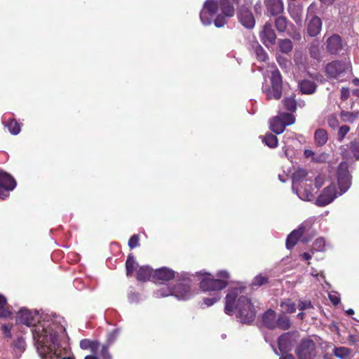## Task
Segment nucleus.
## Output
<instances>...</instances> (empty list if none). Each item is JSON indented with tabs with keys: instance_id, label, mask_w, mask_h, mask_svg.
Returning a JSON list of instances; mask_svg holds the SVG:
<instances>
[{
	"instance_id": "obj_27",
	"label": "nucleus",
	"mask_w": 359,
	"mask_h": 359,
	"mask_svg": "<svg viewBox=\"0 0 359 359\" xmlns=\"http://www.w3.org/2000/svg\"><path fill=\"white\" fill-rule=\"evenodd\" d=\"M3 123L11 134L17 135L20 132V126L15 120L4 118Z\"/></svg>"
},
{
	"instance_id": "obj_37",
	"label": "nucleus",
	"mask_w": 359,
	"mask_h": 359,
	"mask_svg": "<svg viewBox=\"0 0 359 359\" xmlns=\"http://www.w3.org/2000/svg\"><path fill=\"white\" fill-rule=\"evenodd\" d=\"M255 53L256 54L257 58L260 61H266L268 58L267 53L265 52L264 49L259 45L256 44L254 47Z\"/></svg>"
},
{
	"instance_id": "obj_60",
	"label": "nucleus",
	"mask_w": 359,
	"mask_h": 359,
	"mask_svg": "<svg viewBox=\"0 0 359 359\" xmlns=\"http://www.w3.org/2000/svg\"><path fill=\"white\" fill-rule=\"evenodd\" d=\"M311 274V276L316 277L318 279V277L324 278V275H323V272L318 273L317 271L313 269H312Z\"/></svg>"
},
{
	"instance_id": "obj_17",
	"label": "nucleus",
	"mask_w": 359,
	"mask_h": 359,
	"mask_svg": "<svg viewBox=\"0 0 359 359\" xmlns=\"http://www.w3.org/2000/svg\"><path fill=\"white\" fill-rule=\"evenodd\" d=\"M267 12L271 15L280 14L284 9L282 0H265Z\"/></svg>"
},
{
	"instance_id": "obj_45",
	"label": "nucleus",
	"mask_w": 359,
	"mask_h": 359,
	"mask_svg": "<svg viewBox=\"0 0 359 359\" xmlns=\"http://www.w3.org/2000/svg\"><path fill=\"white\" fill-rule=\"evenodd\" d=\"M140 238L137 234H134L131 236L128 241V246L130 249H133L137 246H139Z\"/></svg>"
},
{
	"instance_id": "obj_48",
	"label": "nucleus",
	"mask_w": 359,
	"mask_h": 359,
	"mask_svg": "<svg viewBox=\"0 0 359 359\" xmlns=\"http://www.w3.org/2000/svg\"><path fill=\"white\" fill-rule=\"evenodd\" d=\"M109 346L107 344L102 346L101 350L100 351V355L102 359H111V355L108 351Z\"/></svg>"
},
{
	"instance_id": "obj_51",
	"label": "nucleus",
	"mask_w": 359,
	"mask_h": 359,
	"mask_svg": "<svg viewBox=\"0 0 359 359\" xmlns=\"http://www.w3.org/2000/svg\"><path fill=\"white\" fill-rule=\"evenodd\" d=\"M128 301L130 303H137L140 300V295L135 292H130L128 296Z\"/></svg>"
},
{
	"instance_id": "obj_59",
	"label": "nucleus",
	"mask_w": 359,
	"mask_h": 359,
	"mask_svg": "<svg viewBox=\"0 0 359 359\" xmlns=\"http://www.w3.org/2000/svg\"><path fill=\"white\" fill-rule=\"evenodd\" d=\"M310 53H311V57L316 58L318 55V48L315 47L314 46H312L310 49Z\"/></svg>"
},
{
	"instance_id": "obj_39",
	"label": "nucleus",
	"mask_w": 359,
	"mask_h": 359,
	"mask_svg": "<svg viewBox=\"0 0 359 359\" xmlns=\"http://www.w3.org/2000/svg\"><path fill=\"white\" fill-rule=\"evenodd\" d=\"M326 248L325 241L323 238H317L313 244V251H324Z\"/></svg>"
},
{
	"instance_id": "obj_8",
	"label": "nucleus",
	"mask_w": 359,
	"mask_h": 359,
	"mask_svg": "<svg viewBox=\"0 0 359 359\" xmlns=\"http://www.w3.org/2000/svg\"><path fill=\"white\" fill-rule=\"evenodd\" d=\"M350 69V64L347 61L334 60L327 65L325 71L327 75L332 79L339 81L345 80V76Z\"/></svg>"
},
{
	"instance_id": "obj_31",
	"label": "nucleus",
	"mask_w": 359,
	"mask_h": 359,
	"mask_svg": "<svg viewBox=\"0 0 359 359\" xmlns=\"http://www.w3.org/2000/svg\"><path fill=\"white\" fill-rule=\"evenodd\" d=\"M278 48L281 53H288L292 50L293 45L290 39H280L278 41Z\"/></svg>"
},
{
	"instance_id": "obj_50",
	"label": "nucleus",
	"mask_w": 359,
	"mask_h": 359,
	"mask_svg": "<svg viewBox=\"0 0 359 359\" xmlns=\"http://www.w3.org/2000/svg\"><path fill=\"white\" fill-rule=\"evenodd\" d=\"M325 183V177L323 175H318L315 179V186L316 189H320Z\"/></svg>"
},
{
	"instance_id": "obj_40",
	"label": "nucleus",
	"mask_w": 359,
	"mask_h": 359,
	"mask_svg": "<svg viewBox=\"0 0 359 359\" xmlns=\"http://www.w3.org/2000/svg\"><path fill=\"white\" fill-rule=\"evenodd\" d=\"M121 332L119 328L115 329L107 334L106 344L111 346L114 344L118 338V336Z\"/></svg>"
},
{
	"instance_id": "obj_24",
	"label": "nucleus",
	"mask_w": 359,
	"mask_h": 359,
	"mask_svg": "<svg viewBox=\"0 0 359 359\" xmlns=\"http://www.w3.org/2000/svg\"><path fill=\"white\" fill-rule=\"evenodd\" d=\"M270 128L276 134H280L285 130V126L282 122L279 114L270 121Z\"/></svg>"
},
{
	"instance_id": "obj_47",
	"label": "nucleus",
	"mask_w": 359,
	"mask_h": 359,
	"mask_svg": "<svg viewBox=\"0 0 359 359\" xmlns=\"http://www.w3.org/2000/svg\"><path fill=\"white\" fill-rule=\"evenodd\" d=\"M216 276L217 277V279L224 280L228 284V280L230 278V275H229V273L227 271H226V270L219 271L217 273Z\"/></svg>"
},
{
	"instance_id": "obj_46",
	"label": "nucleus",
	"mask_w": 359,
	"mask_h": 359,
	"mask_svg": "<svg viewBox=\"0 0 359 359\" xmlns=\"http://www.w3.org/2000/svg\"><path fill=\"white\" fill-rule=\"evenodd\" d=\"M327 159V154L326 153L316 154L313 158V161L315 163H323Z\"/></svg>"
},
{
	"instance_id": "obj_6",
	"label": "nucleus",
	"mask_w": 359,
	"mask_h": 359,
	"mask_svg": "<svg viewBox=\"0 0 359 359\" xmlns=\"http://www.w3.org/2000/svg\"><path fill=\"white\" fill-rule=\"evenodd\" d=\"M227 286L226 282L222 280L214 279L210 274L204 276L200 282V287L203 292H212L210 297L203 299V303L207 306H212L221 299L220 290Z\"/></svg>"
},
{
	"instance_id": "obj_58",
	"label": "nucleus",
	"mask_w": 359,
	"mask_h": 359,
	"mask_svg": "<svg viewBox=\"0 0 359 359\" xmlns=\"http://www.w3.org/2000/svg\"><path fill=\"white\" fill-rule=\"evenodd\" d=\"M304 156L306 158H311V160H313V156H315V152H313L311 149H305L304 150Z\"/></svg>"
},
{
	"instance_id": "obj_35",
	"label": "nucleus",
	"mask_w": 359,
	"mask_h": 359,
	"mask_svg": "<svg viewBox=\"0 0 359 359\" xmlns=\"http://www.w3.org/2000/svg\"><path fill=\"white\" fill-rule=\"evenodd\" d=\"M275 26L278 32H285L287 26V20L286 18L283 16L277 18L275 20Z\"/></svg>"
},
{
	"instance_id": "obj_32",
	"label": "nucleus",
	"mask_w": 359,
	"mask_h": 359,
	"mask_svg": "<svg viewBox=\"0 0 359 359\" xmlns=\"http://www.w3.org/2000/svg\"><path fill=\"white\" fill-rule=\"evenodd\" d=\"M99 344L97 341H90L89 339H84L80 341V347L82 349L90 348L93 352L98 349Z\"/></svg>"
},
{
	"instance_id": "obj_52",
	"label": "nucleus",
	"mask_w": 359,
	"mask_h": 359,
	"mask_svg": "<svg viewBox=\"0 0 359 359\" xmlns=\"http://www.w3.org/2000/svg\"><path fill=\"white\" fill-rule=\"evenodd\" d=\"M167 288H172V287H169L168 285H163L159 290H158L154 292V296L156 298L166 297L167 296H163L162 294L163 293H166L167 292Z\"/></svg>"
},
{
	"instance_id": "obj_34",
	"label": "nucleus",
	"mask_w": 359,
	"mask_h": 359,
	"mask_svg": "<svg viewBox=\"0 0 359 359\" xmlns=\"http://www.w3.org/2000/svg\"><path fill=\"white\" fill-rule=\"evenodd\" d=\"M263 142L271 148H275L278 145V138L275 135L269 133L266 134L264 139Z\"/></svg>"
},
{
	"instance_id": "obj_28",
	"label": "nucleus",
	"mask_w": 359,
	"mask_h": 359,
	"mask_svg": "<svg viewBox=\"0 0 359 359\" xmlns=\"http://www.w3.org/2000/svg\"><path fill=\"white\" fill-rule=\"evenodd\" d=\"M280 306L282 309V313L284 314L286 313H292L295 312L297 309L296 304L290 299H286L283 301H281L280 303Z\"/></svg>"
},
{
	"instance_id": "obj_44",
	"label": "nucleus",
	"mask_w": 359,
	"mask_h": 359,
	"mask_svg": "<svg viewBox=\"0 0 359 359\" xmlns=\"http://www.w3.org/2000/svg\"><path fill=\"white\" fill-rule=\"evenodd\" d=\"M327 123L332 128H336L339 126V120L337 116L332 114L327 118Z\"/></svg>"
},
{
	"instance_id": "obj_23",
	"label": "nucleus",
	"mask_w": 359,
	"mask_h": 359,
	"mask_svg": "<svg viewBox=\"0 0 359 359\" xmlns=\"http://www.w3.org/2000/svg\"><path fill=\"white\" fill-rule=\"evenodd\" d=\"M315 144L321 147L325 145L328 140V135L327 131L323 128H318L314 133Z\"/></svg>"
},
{
	"instance_id": "obj_61",
	"label": "nucleus",
	"mask_w": 359,
	"mask_h": 359,
	"mask_svg": "<svg viewBox=\"0 0 359 359\" xmlns=\"http://www.w3.org/2000/svg\"><path fill=\"white\" fill-rule=\"evenodd\" d=\"M279 359H294V358L290 353H281V356Z\"/></svg>"
},
{
	"instance_id": "obj_64",
	"label": "nucleus",
	"mask_w": 359,
	"mask_h": 359,
	"mask_svg": "<svg viewBox=\"0 0 359 359\" xmlns=\"http://www.w3.org/2000/svg\"><path fill=\"white\" fill-rule=\"evenodd\" d=\"M305 314L306 313H304V311H301L297 315V318L302 320L304 319Z\"/></svg>"
},
{
	"instance_id": "obj_62",
	"label": "nucleus",
	"mask_w": 359,
	"mask_h": 359,
	"mask_svg": "<svg viewBox=\"0 0 359 359\" xmlns=\"http://www.w3.org/2000/svg\"><path fill=\"white\" fill-rule=\"evenodd\" d=\"M292 37L293 39L294 40H300L302 36H301V34L299 32H294L292 35Z\"/></svg>"
},
{
	"instance_id": "obj_49",
	"label": "nucleus",
	"mask_w": 359,
	"mask_h": 359,
	"mask_svg": "<svg viewBox=\"0 0 359 359\" xmlns=\"http://www.w3.org/2000/svg\"><path fill=\"white\" fill-rule=\"evenodd\" d=\"M330 302L334 305H337L340 302V297L336 292H332L328 295Z\"/></svg>"
},
{
	"instance_id": "obj_26",
	"label": "nucleus",
	"mask_w": 359,
	"mask_h": 359,
	"mask_svg": "<svg viewBox=\"0 0 359 359\" xmlns=\"http://www.w3.org/2000/svg\"><path fill=\"white\" fill-rule=\"evenodd\" d=\"M153 270L148 266H141L137 272L138 281L146 282L150 279Z\"/></svg>"
},
{
	"instance_id": "obj_4",
	"label": "nucleus",
	"mask_w": 359,
	"mask_h": 359,
	"mask_svg": "<svg viewBox=\"0 0 359 359\" xmlns=\"http://www.w3.org/2000/svg\"><path fill=\"white\" fill-rule=\"evenodd\" d=\"M337 182L339 191L335 189L332 183L322 191L316 199V203L318 206H325L332 202L338 196L344 194L351 184V176L348 171L347 163L341 162L337 169Z\"/></svg>"
},
{
	"instance_id": "obj_33",
	"label": "nucleus",
	"mask_w": 359,
	"mask_h": 359,
	"mask_svg": "<svg viewBox=\"0 0 359 359\" xmlns=\"http://www.w3.org/2000/svg\"><path fill=\"white\" fill-rule=\"evenodd\" d=\"M6 304V297L0 294V318H9L11 313L5 308Z\"/></svg>"
},
{
	"instance_id": "obj_16",
	"label": "nucleus",
	"mask_w": 359,
	"mask_h": 359,
	"mask_svg": "<svg viewBox=\"0 0 359 359\" xmlns=\"http://www.w3.org/2000/svg\"><path fill=\"white\" fill-rule=\"evenodd\" d=\"M343 47L341 39L339 35L334 34L327 40V49L331 54H339Z\"/></svg>"
},
{
	"instance_id": "obj_7",
	"label": "nucleus",
	"mask_w": 359,
	"mask_h": 359,
	"mask_svg": "<svg viewBox=\"0 0 359 359\" xmlns=\"http://www.w3.org/2000/svg\"><path fill=\"white\" fill-rule=\"evenodd\" d=\"M163 296H174L179 300H187L194 296L190 281L188 279L177 283L172 288H167V292Z\"/></svg>"
},
{
	"instance_id": "obj_53",
	"label": "nucleus",
	"mask_w": 359,
	"mask_h": 359,
	"mask_svg": "<svg viewBox=\"0 0 359 359\" xmlns=\"http://www.w3.org/2000/svg\"><path fill=\"white\" fill-rule=\"evenodd\" d=\"M22 347V339H21V338H18V340L16 341H15L14 344H13V349L17 355L18 354H19L20 355H21Z\"/></svg>"
},
{
	"instance_id": "obj_14",
	"label": "nucleus",
	"mask_w": 359,
	"mask_h": 359,
	"mask_svg": "<svg viewBox=\"0 0 359 359\" xmlns=\"http://www.w3.org/2000/svg\"><path fill=\"white\" fill-rule=\"evenodd\" d=\"M238 18L239 22L243 27L248 29L254 27L255 20L252 13L246 7H241L238 11Z\"/></svg>"
},
{
	"instance_id": "obj_43",
	"label": "nucleus",
	"mask_w": 359,
	"mask_h": 359,
	"mask_svg": "<svg viewBox=\"0 0 359 359\" xmlns=\"http://www.w3.org/2000/svg\"><path fill=\"white\" fill-rule=\"evenodd\" d=\"M350 128L346 125L341 126L338 130L337 138L339 141H342L346 134L349 132Z\"/></svg>"
},
{
	"instance_id": "obj_55",
	"label": "nucleus",
	"mask_w": 359,
	"mask_h": 359,
	"mask_svg": "<svg viewBox=\"0 0 359 359\" xmlns=\"http://www.w3.org/2000/svg\"><path fill=\"white\" fill-rule=\"evenodd\" d=\"M349 97V89L348 88H342L341 90V98L342 100H346Z\"/></svg>"
},
{
	"instance_id": "obj_19",
	"label": "nucleus",
	"mask_w": 359,
	"mask_h": 359,
	"mask_svg": "<svg viewBox=\"0 0 359 359\" xmlns=\"http://www.w3.org/2000/svg\"><path fill=\"white\" fill-rule=\"evenodd\" d=\"M291 327V321L289 316L284 313L277 314L276 313V320L274 324V330L280 329L282 330H286L290 329Z\"/></svg>"
},
{
	"instance_id": "obj_54",
	"label": "nucleus",
	"mask_w": 359,
	"mask_h": 359,
	"mask_svg": "<svg viewBox=\"0 0 359 359\" xmlns=\"http://www.w3.org/2000/svg\"><path fill=\"white\" fill-rule=\"evenodd\" d=\"M351 149L355 158L359 160V143L351 142Z\"/></svg>"
},
{
	"instance_id": "obj_22",
	"label": "nucleus",
	"mask_w": 359,
	"mask_h": 359,
	"mask_svg": "<svg viewBox=\"0 0 359 359\" xmlns=\"http://www.w3.org/2000/svg\"><path fill=\"white\" fill-rule=\"evenodd\" d=\"M275 320L276 312L272 309H269L262 316V323L269 329L274 330Z\"/></svg>"
},
{
	"instance_id": "obj_63",
	"label": "nucleus",
	"mask_w": 359,
	"mask_h": 359,
	"mask_svg": "<svg viewBox=\"0 0 359 359\" xmlns=\"http://www.w3.org/2000/svg\"><path fill=\"white\" fill-rule=\"evenodd\" d=\"M302 257L304 260H309L311 258V255L308 252H304L302 255Z\"/></svg>"
},
{
	"instance_id": "obj_20",
	"label": "nucleus",
	"mask_w": 359,
	"mask_h": 359,
	"mask_svg": "<svg viewBox=\"0 0 359 359\" xmlns=\"http://www.w3.org/2000/svg\"><path fill=\"white\" fill-rule=\"evenodd\" d=\"M322 28V22L320 18L313 16L309 22L307 26V32L311 36H317Z\"/></svg>"
},
{
	"instance_id": "obj_10",
	"label": "nucleus",
	"mask_w": 359,
	"mask_h": 359,
	"mask_svg": "<svg viewBox=\"0 0 359 359\" xmlns=\"http://www.w3.org/2000/svg\"><path fill=\"white\" fill-rule=\"evenodd\" d=\"M16 187V182L8 173L0 170V201L8 198Z\"/></svg>"
},
{
	"instance_id": "obj_30",
	"label": "nucleus",
	"mask_w": 359,
	"mask_h": 359,
	"mask_svg": "<svg viewBox=\"0 0 359 359\" xmlns=\"http://www.w3.org/2000/svg\"><path fill=\"white\" fill-rule=\"evenodd\" d=\"M334 354L340 359H350L351 358V351L346 347L334 348Z\"/></svg>"
},
{
	"instance_id": "obj_57",
	"label": "nucleus",
	"mask_w": 359,
	"mask_h": 359,
	"mask_svg": "<svg viewBox=\"0 0 359 359\" xmlns=\"http://www.w3.org/2000/svg\"><path fill=\"white\" fill-rule=\"evenodd\" d=\"M2 330H3L4 334L6 335V337H11V329L7 325H2Z\"/></svg>"
},
{
	"instance_id": "obj_41",
	"label": "nucleus",
	"mask_w": 359,
	"mask_h": 359,
	"mask_svg": "<svg viewBox=\"0 0 359 359\" xmlns=\"http://www.w3.org/2000/svg\"><path fill=\"white\" fill-rule=\"evenodd\" d=\"M268 282V276L260 273L256 276L252 280V285L262 286Z\"/></svg>"
},
{
	"instance_id": "obj_15",
	"label": "nucleus",
	"mask_w": 359,
	"mask_h": 359,
	"mask_svg": "<svg viewBox=\"0 0 359 359\" xmlns=\"http://www.w3.org/2000/svg\"><path fill=\"white\" fill-rule=\"evenodd\" d=\"M294 339L293 334L287 332L283 334L278 339V344L280 353H287L294 346Z\"/></svg>"
},
{
	"instance_id": "obj_9",
	"label": "nucleus",
	"mask_w": 359,
	"mask_h": 359,
	"mask_svg": "<svg viewBox=\"0 0 359 359\" xmlns=\"http://www.w3.org/2000/svg\"><path fill=\"white\" fill-rule=\"evenodd\" d=\"M271 86L268 88H264L268 100H278L282 95V78L279 71L276 69L271 72Z\"/></svg>"
},
{
	"instance_id": "obj_29",
	"label": "nucleus",
	"mask_w": 359,
	"mask_h": 359,
	"mask_svg": "<svg viewBox=\"0 0 359 359\" xmlns=\"http://www.w3.org/2000/svg\"><path fill=\"white\" fill-rule=\"evenodd\" d=\"M138 266V264L135 259V257L133 255L130 254L128 256L126 262V274L127 276H131L133 272L136 270Z\"/></svg>"
},
{
	"instance_id": "obj_1",
	"label": "nucleus",
	"mask_w": 359,
	"mask_h": 359,
	"mask_svg": "<svg viewBox=\"0 0 359 359\" xmlns=\"http://www.w3.org/2000/svg\"><path fill=\"white\" fill-rule=\"evenodd\" d=\"M37 311L24 308V325L32 327L34 344L41 359H46L67 343L65 320L60 316H46L40 320Z\"/></svg>"
},
{
	"instance_id": "obj_5",
	"label": "nucleus",
	"mask_w": 359,
	"mask_h": 359,
	"mask_svg": "<svg viewBox=\"0 0 359 359\" xmlns=\"http://www.w3.org/2000/svg\"><path fill=\"white\" fill-rule=\"evenodd\" d=\"M292 191L303 201H310L313 199V189L306 170L298 169L293 173Z\"/></svg>"
},
{
	"instance_id": "obj_12",
	"label": "nucleus",
	"mask_w": 359,
	"mask_h": 359,
	"mask_svg": "<svg viewBox=\"0 0 359 359\" xmlns=\"http://www.w3.org/2000/svg\"><path fill=\"white\" fill-rule=\"evenodd\" d=\"M298 359H313L316 356L315 344L312 340H303L296 351Z\"/></svg>"
},
{
	"instance_id": "obj_56",
	"label": "nucleus",
	"mask_w": 359,
	"mask_h": 359,
	"mask_svg": "<svg viewBox=\"0 0 359 359\" xmlns=\"http://www.w3.org/2000/svg\"><path fill=\"white\" fill-rule=\"evenodd\" d=\"M277 61H278V64L280 65V66L284 67H285L287 66V61L285 57H283L280 55L277 56Z\"/></svg>"
},
{
	"instance_id": "obj_38",
	"label": "nucleus",
	"mask_w": 359,
	"mask_h": 359,
	"mask_svg": "<svg viewBox=\"0 0 359 359\" xmlns=\"http://www.w3.org/2000/svg\"><path fill=\"white\" fill-rule=\"evenodd\" d=\"M280 117L285 126L292 125L295 122V117L294 115L288 113H279Z\"/></svg>"
},
{
	"instance_id": "obj_3",
	"label": "nucleus",
	"mask_w": 359,
	"mask_h": 359,
	"mask_svg": "<svg viewBox=\"0 0 359 359\" xmlns=\"http://www.w3.org/2000/svg\"><path fill=\"white\" fill-rule=\"evenodd\" d=\"M235 14V9L229 0H206L200 12V20L204 26L210 25L214 20L217 27H224L226 18Z\"/></svg>"
},
{
	"instance_id": "obj_21",
	"label": "nucleus",
	"mask_w": 359,
	"mask_h": 359,
	"mask_svg": "<svg viewBox=\"0 0 359 359\" xmlns=\"http://www.w3.org/2000/svg\"><path fill=\"white\" fill-rule=\"evenodd\" d=\"M290 17L294 20L298 26H302L303 8L300 6H292L289 8Z\"/></svg>"
},
{
	"instance_id": "obj_13",
	"label": "nucleus",
	"mask_w": 359,
	"mask_h": 359,
	"mask_svg": "<svg viewBox=\"0 0 359 359\" xmlns=\"http://www.w3.org/2000/svg\"><path fill=\"white\" fill-rule=\"evenodd\" d=\"M260 39L262 43L267 47L275 44L276 35L270 23H266L260 32Z\"/></svg>"
},
{
	"instance_id": "obj_25",
	"label": "nucleus",
	"mask_w": 359,
	"mask_h": 359,
	"mask_svg": "<svg viewBox=\"0 0 359 359\" xmlns=\"http://www.w3.org/2000/svg\"><path fill=\"white\" fill-rule=\"evenodd\" d=\"M299 87L301 92L304 94H313L316 89V84L309 80H302L299 83Z\"/></svg>"
},
{
	"instance_id": "obj_42",
	"label": "nucleus",
	"mask_w": 359,
	"mask_h": 359,
	"mask_svg": "<svg viewBox=\"0 0 359 359\" xmlns=\"http://www.w3.org/2000/svg\"><path fill=\"white\" fill-rule=\"evenodd\" d=\"M298 309L301 311H308L313 309V305L311 301L300 300L298 304Z\"/></svg>"
},
{
	"instance_id": "obj_2",
	"label": "nucleus",
	"mask_w": 359,
	"mask_h": 359,
	"mask_svg": "<svg viewBox=\"0 0 359 359\" xmlns=\"http://www.w3.org/2000/svg\"><path fill=\"white\" fill-rule=\"evenodd\" d=\"M224 312L228 315L236 313V316L242 323H250L255 317V309L251 299L245 295L243 287L229 290L226 296Z\"/></svg>"
},
{
	"instance_id": "obj_36",
	"label": "nucleus",
	"mask_w": 359,
	"mask_h": 359,
	"mask_svg": "<svg viewBox=\"0 0 359 359\" xmlns=\"http://www.w3.org/2000/svg\"><path fill=\"white\" fill-rule=\"evenodd\" d=\"M283 104L285 109L287 110L292 111H294L296 110L297 102L293 95L285 97L283 100Z\"/></svg>"
},
{
	"instance_id": "obj_11",
	"label": "nucleus",
	"mask_w": 359,
	"mask_h": 359,
	"mask_svg": "<svg viewBox=\"0 0 359 359\" xmlns=\"http://www.w3.org/2000/svg\"><path fill=\"white\" fill-rule=\"evenodd\" d=\"M311 227V222L305 221L298 227V229L292 231L287 238L286 248L289 250L292 248L297 243V241L305 233L309 231Z\"/></svg>"
},
{
	"instance_id": "obj_18",
	"label": "nucleus",
	"mask_w": 359,
	"mask_h": 359,
	"mask_svg": "<svg viewBox=\"0 0 359 359\" xmlns=\"http://www.w3.org/2000/svg\"><path fill=\"white\" fill-rule=\"evenodd\" d=\"M175 278V271L167 268L162 267L154 271L153 278L156 280L168 281Z\"/></svg>"
}]
</instances>
